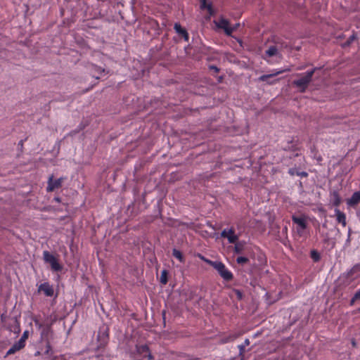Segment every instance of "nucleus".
Listing matches in <instances>:
<instances>
[{
    "instance_id": "obj_1",
    "label": "nucleus",
    "mask_w": 360,
    "mask_h": 360,
    "mask_svg": "<svg viewBox=\"0 0 360 360\" xmlns=\"http://www.w3.org/2000/svg\"><path fill=\"white\" fill-rule=\"evenodd\" d=\"M201 259L212 266L224 281H231L233 280V274L226 267L224 263L220 261H212L205 259L204 257H201Z\"/></svg>"
},
{
    "instance_id": "obj_2",
    "label": "nucleus",
    "mask_w": 360,
    "mask_h": 360,
    "mask_svg": "<svg viewBox=\"0 0 360 360\" xmlns=\"http://www.w3.org/2000/svg\"><path fill=\"white\" fill-rule=\"evenodd\" d=\"M319 69V68H314L312 70L307 71L300 79L294 80L292 82L293 85L299 88L301 93L305 92L309 84L312 80V76L316 70Z\"/></svg>"
},
{
    "instance_id": "obj_3",
    "label": "nucleus",
    "mask_w": 360,
    "mask_h": 360,
    "mask_svg": "<svg viewBox=\"0 0 360 360\" xmlns=\"http://www.w3.org/2000/svg\"><path fill=\"white\" fill-rule=\"evenodd\" d=\"M43 259L45 263L50 264L53 271L58 272L63 270V265L59 263L56 257L50 252L47 250L43 252Z\"/></svg>"
},
{
    "instance_id": "obj_4",
    "label": "nucleus",
    "mask_w": 360,
    "mask_h": 360,
    "mask_svg": "<svg viewBox=\"0 0 360 360\" xmlns=\"http://www.w3.org/2000/svg\"><path fill=\"white\" fill-rule=\"evenodd\" d=\"M97 340L99 343L98 347H104L109 340V327L108 325L103 323L98 329Z\"/></svg>"
},
{
    "instance_id": "obj_5",
    "label": "nucleus",
    "mask_w": 360,
    "mask_h": 360,
    "mask_svg": "<svg viewBox=\"0 0 360 360\" xmlns=\"http://www.w3.org/2000/svg\"><path fill=\"white\" fill-rule=\"evenodd\" d=\"M65 178L60 177L56 179H53V176L51 175L48 180V186L46 187V191L48 192H52L54 190L59 188L62 186V183L63 182V180Z\"/></svg>"
},
{
    "instance_id": "obj_6",
    "label": "nucleus",
    "mask_w": 360,
    "mask_h": 360,
    "mask_svg": "<svg viewBox=\"0 0 360 360\" xmlns=\"http://www.w3.org/2000/svg\"><path fill=\"white\" fill-rule=\"evenodd\" d=\"M136 351L139 354L143 356V357L147 358L148 360L154 359V356L151 354L147 345H136Z\"/></svg>"
},
{
    "instance_id": "obj_7",
    "label": "nucleus",
    "mask_w": 360,
    "mask_h": 360,
    "mask_svg": "<svg viewBox=\"0 0 360 360\" xmlns=\"http://www.w3.org/2000/svg\"><path fill=\"white\" fill-rule=\"evenodd\" d=\"M292 221L294 224H296L298 226L297 229V233L300 236H302L303 230H304L307 226L306 219L302 217H297L293 215L292 217Z\"/></svg>"
},
{
    "instance_id": "obj_8",
    "label": "nucleus",
    "mask_w": 360,
    "mask_h": 360,
    "mask_svg": "<svg viewBox=\"0 0 360 360\" xmlns=\"http://www.w3.org/2000/svg\"><path fill=\"white\" fill-rule=\"evenodd\" d=\"M221 236L226 238L229 243H235L238 240V236L235 234V231L233 228L224 229L221 233Z\"/></svg>"
},
{
    "instance_id": "obj_9",
    "label": "nucleus",
    "mask_w": 360,
    "mask_h": 360,
    "mask_svg": "<svg viewBox=\"0 0 360 360\" xmlns=\"http://www.w3.org/2000/svg\"><path fill=\"white\" fill-rule=\"evenodd\" d=\"M38 292H43L46 297H52L54 295L53 287L49 282H44L39 285Z\"/></svg>"
},
{
    "instance_id": "obj_10",
    "label": "nucleus",
    "mask_w": 360,
    "mask_h": 360,
    "mask_svg": "<svg viewBox=\"0 0 360 360\" xmlns=\"http://www.w3.org/2000/svg\"><path fill=\"white\" fill-rule=\"evenodd\" d=\"M288 70H278V71H275L273 73H271V74H269V75H261L259 78H258V80L259 82H267L269 84H274V82L276 81V80H274V81H269V79L270 78H272L275 76H277L281 73H283L286 71H288Z\"/></svg>"
},
{
    "instance_id": "obj_11",
    "label": "nucleus",
    "mask_w": 360,
    "mask_h": 360,
    "mask_svg": "<svg viewBox=\"0 0 360 360\" xmlns=\"http://www.w3.org/2000/svg\"><path fill=\"white\" fill-rule=\"evenodd\" d=\"M87 68L91 72L93 77L96 79H99L100 76L105 72V69L102 68L101 67H99L94 64H89L87 67Z\"/></svg>"
},
{
    "instance_id": "obj_12",
    "label": "nucleus",
    "mask_w": 360,
    "mask_h": 360,
    "mask_svg": "<svg viewBox=\"0 0 360 360\" xmlns=\"http://www.w3.org/2000/svg\"><path fill=\"white\" fill-rule=\"evenodd\" d=\"M330 202L335 207H338L342 202V198L338 191H333L330 193Z\"/></svg>"
},
{
    "instance_id": "obj_13",
    "label": "nucleus",
    "mask_w": 360,
    "mask_h": 360,
    "mask_svg": "<svg viewBox=\"0 0 360 360\" xmlns=\"http://www.w3.org/2000/svg\"><path fill=\"white\" fill-rule=\"evenodd\" d=\"M174 29L176 32L178 33L180 36H181L185 41H188L189 39L188 33L186 30L185 28L182 27L179 23H175L174 26Z\"/></svg>"
},
{
    "instance_id": "obj_14",
    "label": "nucleus",
    "mask_w": 360,
    "mask_h": 360,
    "mask_svg": "<svg viewBox=\"0 0 360 360\" xmlns=\"http://www.w3.org/2000/svg\"><path fill=\"white\" fill-rule=\"evenodd\" d=\"M247 243L245 240L238 241L235 243L234 252L236 254H242L245 249Z\"/></svg>"
},
{
    "instance_id": "obj_15",
    "label": "nucleus",
    "mask_w": 360,
    "mask_h": 360,
    "mask_svg": "<svg viewBox=\"0 0 360 360\" xmlns=\"http://www.w3.org/2000/svg\"><path fill=\"white\" fill-rule=\"evenodd\" d=\"M335 213L336 215V219L338 223L342 224L343 226H346V215L344 212H341L339 209L336 208L335 210Z\"/></svg>"
},
{
    "instance_id": "obj_16",
    "label": "nucleus",
    "mask_w": 360,
    "mask_h": 360,
    "mask_svg": "<svg viewBox=\"0 0 360 360\" xmlns=\"http://www.w3.org/2000/svg\"><path fill=\"white\" fill-rule=\"evenodd\" d=\"M360 202V191L354 192L352 197L347 200V204L350 206H354Z\"/></svg>"
},
{
    "instance_id": "obj_17",
    "label": "nucleus",
    "mask_w": 360,
    "mask_h": 360,
    "mask_svg": "<svg viewBox=\"0 0 360 360\" xmlns=\"http://www.w3.org/2000/svg\"><path fill=\"white\" fill-rule=\"evenodd\" d=\"M24 347H25L23 346V345L20 344L18 341V342H15L12 345V347L7 351L6 356H7L8 355H11V354H15V352L20 351V349H22Z\"/></svg>"
},
{
    "instance_id": "obj_18",
    "label": "nucleus",
    "mask_w": 360,
    "mask_h": 360,
    "mask_svg": "<svg viewBox=\"0 0 360 360\" xmlns=\"http://www.w3.org/2000/svg\"><path fill=\"white\" fill-rule=\"evenodd\" d=\"M200 8L202 10L207 9L209 14L210 15H213L214 14V11L212 8V4H207L206 0H200Z\"/></svg>"
},
{
    "instance_id": "obj_19",
    "label": "nucleus",
    "mask_w": 360,
    "mask_h": 360,
    "mask_svg": "<svg viewBox=\"0 0 360 360\" xmlns=\"http://www.w3.org/2000/svg\"><path fill=\"white\" fill-rule=\"evenodd\" d=\"M217 27L224 30L229 25V21L224 18H220L217 22L214 21Z\"/></svg>"
},
{
    "instance_id": "obj_20",
    "label": "nucleus",
    "mask_w": 360,
    "mask_h": 360,
    "mask_svg": "<svg viewBox=\"0 0 360 360\" xmlns=\"http://www.w3.org/2000/svg\"><path fill=\"white\" fill-rule=\"evenodd\" d=\"M278 53V49L275 46H271L269 49L265 51V55L268 57H272L276 56Z\"/></svg>"
},
{
    "instance_id": "obj_21",
    "label": "nucleus",
    "mask_w": 360,
    "mask_h": 360,
    "mask_svg": "<svg viewBox=\"0 0 360 360\" xmlns=\"http://www.w3.org/2000/svg\"><path fill=\"white\" fill-rule=\"evenodd\" d=\"M310 257L314 262H318L321 260V255L316 250H311Z\"/></svg>"
},
{
    "instance_id": "obj_22",
    "label": "nucleus",
    "mask_w": 360,
    "mask_h": 360,
    "mask_svg": "<svg viewBox=\"0 0 360 360\" xmlns=\"http://www.w3.org/2000/svg\"><path fill=\"white\" fill-rule=\"evenodd\" d=\"M176 360H195V359L185 353L179 352L176 354Z\"/></svg>"
},
{
    "instance_id": "obj_23",
    "label": "nucleus",
    "mask_w": 360,
    "mask_h": 360,
    "mask_svg": "<svg viewBox=\"0 0 360 360\" xmlns=\"http://www.w3.org/2000/svg\"><path fill=\"white\" fill-rule=\"evenodd\" d=\"M356 33H353L347 39L345 42H344L342 44V47L345 48V47H348L349 46L352 42L354 41H355L356 39Z\"/></svg>"
},
{
    "instance_id": "obj_24",
    "label": "nucleus",
    "mask_w": 360,
    "mask_h": 360,
    "mask_svg": "<svg viewBox=\"0 0 360 360\" xmlns=\"http://www.w3.org/2000/svg\"><path fill=\"white\" fill-rule=\"evenodd\" d=\"M238 348L239 349V354H238V357L237 358V360H244V353L245 352V345H239L238 346ZM231 360H236V358H234Z\"/></svg>"
},
{
    "instance_id": "obj_25",
    "label": "nucleus",
    "mask_w": 360,
    "mask_h": 360,
    "mask_svg": "<svg viewBox=\"0 0 360 360\" xmlns=\"http://www.w3.org/2000/svg\"><path fill=\"white\" fill-rule=\"evenodd\" d=\"M160 281L162 284L165 285L168 282V271L164 269L161 271V276Z\"/></svg>"
},
{
    "instance_id": "obj_26",
    "label": "nucleus",
    "mask_w": 360,
    "mask_h": 360,
    "mask_svg": "<svg viewBox=\"0 0 360 360\" xmlns=\"http://www.w3.org/2000/svg\"><path fill=\"white\" fill-rule=\"evenodd\" d=\"M53 330L51 326H46L43 328L41 331V336L43 338H47L49 334H51Z\"/></svg>"
},
{
    "instance_id": "obj_27",
    "label": "nucleus",
    "mask_w": 360,
    "mask_h": 360,
    "mask_svg": "<svg viewBox=\"0 0 360 360\" xmlns=\"http://www.w3.org/2000/svg\"><path fill=\"white\" fill-rule=\"evenodd\" d=\"M283 149L285 150H292V151H296L298 148L297 147L296 144L293 143V141H288L287 145L284 146Z\"/></svg>"
},
{
    "instance_id": "obj_28",
    "label": "nucleus",
    "mask_w": 360,
    "mask_h": 360,
    "mask_svg": "<svg viewBox=\"0 0 360 360\" xmlns=\"http://www.w3.org/2000/svg\"><path fill=\"white\" fill-rule=\"evenodd\" d=\"M360 271V264L354 265L347 274V277L349 278L354 275V273Z\"/></svg>"
},
{
    "instance_id": "obj_29",
    "label": "nucleus",
    "mask_w": 360,
    "mask_h": 360,
    "mask_svg": "<svg viewBox=\"0 0 360 360\" xmlns=\"http://www.w3.org/2000/svg\"><path fill=\"white\" fill-rule=\"evenodd\" d=\"M172 255L175 258L178 259L181 262H184L183 255H182V253L179 250H176L175 248L173 249V250H172Z\"/></svg>"
},
{
    "instance_id": "obj_30",
    "label": "nucleus",
    "mask_w": 360,
    "mask_h": 360,
    "mask_svg": "<svg viewBox=\"0 0 360 360\" xmlns=\"http://www.w3.org/2000/svg\"><path fill=\"white\" fill-rule=\"evenodd\" d=\"M85 127V125L82 123L79 124V126L74 130L71 131L69 134L70 136H75V134L80 132L82 130H83Z\"/></svg>"
},
{
    "instance_id": "obj_31",
    "label": "nucleus",
    "mask_w": 360,
    "mask_h": 360,
    "mask_svg": "<svg viewBox=\"0 0 360 360\" xmlns=\"http://www.w3.org/2000/svg\"><path fill=\"white\" fill-rule=\"evenodd\" d=\"M28 336H29V331L28 330H25L24 331L22 335L21 336L20 339L18 340V342L23 345V346L25 347V341L28 338Z\"/></svg>"
},
{
    "instance_id": "obj_32",
    "label": "nucleus",
    "mask_w": 360,
    "mask_h": 360,
    "mask_svg": "<svg viewBox=\"0 0 360 360\" xmlns=\"http://www.w3.org/2000/svg\"><path fill=\"white\" fill-rule=\"evenodd\" d=\"M249 259L246 257H243V256H240V257H237L236 259V262L238 264H241V265H243V264H245L249 262Z\"/></svg>"
},
{
    "instance_id": "obj_33",
    "label": "nucleus",
    "mask_w": 360,
    "mask_h": 360,
    "mask_svg": "<svg viewBox=\"0 0 360 360\" xmlns=\"http://www.w3.org/2000/svg\"><path fill=\"white\" fill-rule=\"evenodd\" d=\"M300 173V169L297 167H291L288 169V174L290 176L297 175Z\"/></svg>"
},
{
    "instance_id": "obj_34",
    "label": "nucleus",
    "mask_w": 360,
    "mask_h": 360,
    "mask_svg": "<svg viewBox=\"0 0 360 360\" xmlns=\"http://www.w3.org/2000/svg\"><path fill=\"white\" fill-rule=\"evenodd\" d=\"M224 32L227 36H231L233 31L236 30V27H231L229 25L226 27L224 30Z\"/></svg>"
},
{
    "instance_id": "obj_35",
    "label": "nucleus",
    "mask_w": 360,
    "mask_h": 360,
    "mask_svg": "<svg viewBox=\"0 0 360 360\" xmlns=\"http://www.w3.org/2000/svg\"><path fill=\"white\" fill-rule=\"evenodd\" d=\"M134 202H132L131 205H128L127 211L128 212H129V211L131 212V216H136L138 214L137 212L134 211Z\"/></svg>"
},
{
    "instance_id": "obj_36",
    "label": "nucleus",
    "mask_w": 360,
    "mask_h": 360,
    "mask_svg": "<svg viewBox=\"0 0 360 360\" xmlns=\"http://www.w3.org/2000/svg\"><path fill=\"white\" fill-rule=\"evenodd\" d=\"M233 292L236 294L238 300H241L243 297V293L241 290L238 289H233Z\"/></svg>"
},
{
    "instance_id": "obj_37",
    "label": "nucleus",
    "mask_w": 360,
    "mask_h": 360,
    "mask_svg": "<svg viewBox=\"0 0 360 360\" xmlns=\"http://www.w3.org/2000/svg\"><path fill=\"white\" fill-rule=\"evenodd\" d=\"M45 354H52V348H51V346L48 340H47L46 345Z\"/></svg>"
},
{
    "instance_id": "obj_38",
    "label": "nucleus",
    "mask_w": 360,
    "mask_h": 360,
    "mask_svg": "<svg viewBox=\"0 0 360 360\" xmlns=\"http://www.w3.org/2000/svg\"><path fill=\"white\" fill-rule=\"evenodd\" d=\"M209 69L213 70L214 72L217 73L219 72V68L214 65H210L209 66Z\"/></svg>"
},
{
    "instance_id": "obj_39",
    "label": "nucleus",
    "mask_w": 360,
    "mask_h": 360,
    "mask_svg": "<svg viewBox=\"0 0 360 360\" xmlns=\"http://www.w3.org/2000/svg\"><path fill=\"white\" fill-rule=\"evenodd\" d=\"M298 176H301V177H307L308 176V173L307 172H300V173L298 174Z\"/></svg>"
},
{
    "instance_id": "obj_40",
    "label": "nucleus",
    "mask_w": 360,
    "mask_h": 360,
    "mask_svg": "<svg viewBox=\"0 0 360 360\" xmlns=\"http://www.w3.org/2000/svg\"><path fill=\"white\" fill-rule=\"evenodd\" d=\"M356 300H360V289L353 296Z\"/></svg>"
},
{
    "instance_id": "obj_41",
    "label": "nucleus",
    "mask_w": 360,
    "mask_h": 360,
    "mask_svg": "<svg viewBox=\"0 0 360 360\" xmlns=\"http://www.w3.org/2000/svg\"><path fill=\"white\" fill-rule=\"evenodd\" d=\"M15 327H16V329L17 330H14L15 333H20V324L18 322L17 320L15 321Z\"/></svg>"
},
{
    "instance_id": "obj_42",
    "label": "nucleus",
    "mask_w": 360,
    "mask_h": 360,
    "mask_svg": "<svg viewBox=\"0 0 360 360\" xmlns=\"http://www.w3.org/2000/svg\"><path fill=\"white\" fill-rule=\"evenodd\" d=\"M328 245H330V248L331 249L334 248L335 246V239L331 240L329 243H328Z\"/></svg>"
},
{
    "instance_id": "obj_43",
    "label": "nucleus",
    "mask_w": 360,
    "mask_h": 360,
    "mask_svg": "<svg viewBox=\"0 0 360 360\" xmlns=\"http://www.w3.org/2000/svg\"><path fill=\"white\" fill-rule=\"evenodd\" d=\"M334 238H330L329 237H326L325 239H324V243H329L331 240H333Z\"/></svg>"
},
{
    "instance_id": "obj_44",
    "label": "nucleus",
    "mask_w": 360,
    "mask_h": 360,
    "mask_svg": "<svg viewBox=\"0 0 360 360\" xmlns=\"http://www.w3.org/2000/svg\"><path fill=\"white\" fill-rule=\"evenodd\" d=\"M250 340L249 339L246 338L243 342V344H242L243 345H245V347L246 346H248L250 345Z\"/></svg>"
},
{
    "instance_id": "obj_45",
    "label": "nucleus",
    "mask_w": 360,
    "mask_h": 360,
    "mask_svg": "<svg viewBox=\"0 0 360 360\" xmlns=\"http://www.w3.org/2000/svg\"><path fill=\"white\" fill-rule=\"evenodd\" d=\"M350 241H351V236H349V234H348L347 238V240H346V245L349 244Z\"/></svg>"
},
{
    "instance_id": "obj_46",
    "label": "nucleus",
    "mask_w": 360,
    "mask_h": 360,
    "mask_svg": "<svg viewBox=\"0 0 360 360\" xmlns=\"http://www.w3.org/2000/svg\"><path fill=\"white\" fill-rule=\"evenodd\" d=\"M207 225L209 226L210 227H211L212 229H214V230L215 229L214 226L211 224V222L207 221Z\"/></svg>"
},
{
    "instance_id": "obj_47",
    "label": "nucleus",
    "mask_w": 360,
    "mask_h": 360,
    "mask_svg": "<svg viewBox=\"0 0 360 360\" xmlns=\"http://www.w3.org/2000/svg\"><path fill=\"white\" fill-rule=\"evenodd\" d=\"M356 301V299H354V297H353L352 299H351V301H350V304H353L354 303V302Z\"/></svg>"
},
{
    "instance_id": "obj_48",
    "label": "nucleus",
    "mask_w": 360,
    "mask_h": 360,
    "mask_svg": "<svg viewBox=\"0 0 360 360\" xmlns=\"http://www.w3.org/2000/svg\"><path fill=\"white\" fill-rule=\"evenodd\" d=\"M239 25H240V24L237 23L233 27H236V30Z\"/></svg>"
},
{
    "instance_id": "obj_49",
    "label": "nucleus",
    "mask_w": 360,
    "mask_h": 360,
    "mask_svg": "<svg viewBox=\"0 0 360 360\" xmlns=\"http://www.w3.org/2000/svg\"><path fill=\"white\" fill-rule=\"evenodd\" d=\"M163 319H165V311H162Z\"/></svg>"
},
{
    "instance_id": "obj_50",
    "label": "nucleus",
    "mask_w": 360,
    "mask_h": 360,
    "mask_svg": "<svg viewBox=\"0 0 360 360\" xmlns=\"http://www.w3.org/2000/svg\"><path fill=\"white\" fill-rule=\"evenodd\" d=\"M351 232H352V229H351V228H349L348 234H349V236H351Z\"/></svg>"
},
{
    "instance_id": "obj_51",
    "label": "nucleus",
    "mask_w": 360,
    "mask_h": 360,
    "mask_svg": "<svg viewBox=\"0 0 360 360\" xmlns=\"http://www.w3.org/2000/svg\"><path fill=\"white\" fill-rule=\"evenodd\" d=\"M55 200L57 201V202H60V201L59 198H55Z\"/></svg>"
},
{
    "instance_id": "obj_52",
    "label": "nucleus",
    "mask_w": 360,
    "mask_h": 360,
    "mask_svg": "<svg viewBox=\"0 0 360 360\" xmlns=\"http://www.w3.org/2000/svg\"><path fill=\"white\" fill-rule=\"evenodd\" d=\"M287 230H288V228H287V226H285V227L283 228V231H285V232H287Z\"/></svg>"
},
{
    "instance_id": "obj_53",
    "label": "nucleus",
    "mask_w": 360,
    "mask_h": 360,
    "mask_svg": "<svg viewBox=\"0 0 360 360\" xmlns=\"http://www.w3.org/2000/svg\"><path fill=\"white\" fill-rule=\"evenodd\" d=\"M299 156H300V155H299L298 153H295V154L294 155V157H299Z\"/></svg>"
},
{
    "instance_id": "obj_54",
    "label": "nucleus",
    "mask_w": 360,
    "mask_h": 360,
    "mask_svg": "<svg viewBox=\"0 0 360 360\" xmlns=\"http://www.w3.org/2000/svg\"><path fill=\"white\" fill-rule=\"evenodd\" d=\"M19 145L22 146V140L19 142Z\"/></svg>"
},
{
    "instance_id": "obj_55",
    "label": "nucleus",
    "mask_w": 360,
    "mask_h": 360,
    "mask_svg": "<svg viewBox=\"0 0 360 360\" xmlns=\"http://www.w3.org/2000/svg\"><path fill=\"white\" fill-rule=\"evenodd\" d=\"M352 345H356V343H355V342H354V341H352Z\"/></svg>"
},
{
    "instance_id": "obj_56",
    "label": "nucleus",
    "mask_w": 360,
    "mask_h": 360,
    "mask_svg": "<svg viewBox=\"0 0 360 360\" xmlns=\"http://www.w3.org/2000/svg\"><path fill=\"white\" fill-rule=\"evenodd\" d=\"M323 227H326V224H323Z\"/></svg>"
}]
</instances>
